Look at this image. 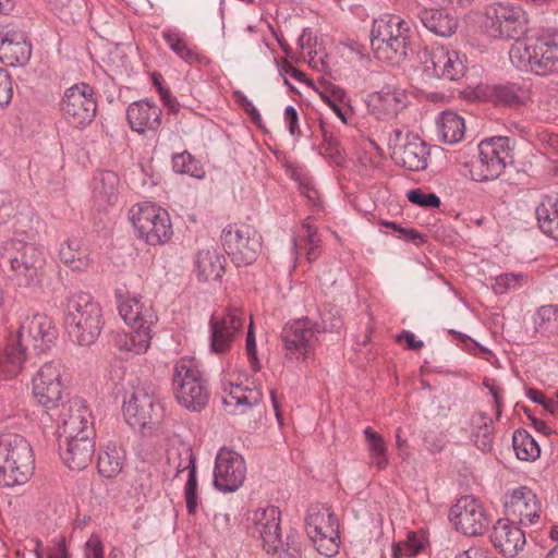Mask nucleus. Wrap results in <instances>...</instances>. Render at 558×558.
I'll list each match as a JSON object with an SVG mask.
<instances>
[{"label":"nucleus","instance_id":"1","mask_svg":"<svg viewBox=\"0 0 558 558\" xmlns=\"http://www.w3.org/2000/svg\"><path fill=\"white\" fill-rule=\"evenodd\" d=\"M11 204L0 207V219L3 222L13 218L14 236L5 242L0 251V265H10L12 277L19 287H35L41 282L45 257L36 244V232L21 228L24 215L13 214Z\"/></svg>","mask_w":558,"mask_h":558},{"label":"nucleus","instance_id":"2","mask_svg":"<svg viewBox=\"0 0 558 558\" xmlns=\"http://www.w3.org/2000/svg\"><path fill=\"white\" fill-rule=\"evenodd\" d=\"M64 325L69 337L81 347L96 342L104 328L102 308L88 292H70L63 302Z\"/></svg>","mask_w":558,"mask_h":558},{"label":"nucleus","instance_id":"3","mask_svg":"<svg viewBox=\"0 0 558 558\" xmlns=\"http://www.w3.org/2000/svg\"><path fill=\"white\" fill-rule=\"evenodd\" d=\"M57 337L58 331L49 316H27L19 328L16 339L5 349V361L11 366L10 372L17 373L22 369L29 348L37 354L45 353L51 349Z\"/></svg>","mask_w":558,"mask_h":558},{"label":"nucleus","instance_id":"4","mask_svg":"<svg viewBox=\"0 0 558 558\" xmlns=\"http://www.w3.org/2000/svg\"><path fill=\"white\" fill-rule=\"evenodd\" d=\"M509 58L520 71L541 76L558 73V29L514 43Z\"/></svg>","mask_w":558,"mask_h":558},{"label":"nucleus","instance_id":"5","mask_svg":"<svg viewBox=\"0 0 558 558\" xmlns=\"http://www.w3.org/2000/svg\"><path fill=\"white\" fill-rule=\"evenodd\" d=\"M34 471V454L28 441L21 435L0 436V485L13 487L25 484Z\"/></svg>","mask_w":558,"mask_h":558},{"label":"nucleus","instance_id":"6","mask_svg":"<svg viewBox=\"0 0 558 558\" xmlns=\"http://www.w3.org/2000/svg\"><path fill=\"white\" fill-rule=\"evenodd\" d=\"M409 26L398 15H385L374 21L371 45L375 57L385 62H399L408 57Z\"/></svg>","mask_w":558,"mask_h":558},{"label":"nucleus","instance_id":"7","mask_svg":"<svg viewBox=\"0 0 558 558\" xmlns=\"http://www.w3.org/2000/svg\"><path fill=\"white\" fill-rule=\"evenodd\" d=\"M172 385L177 401L185 409L199 412L207 405L209 392L195 359L182 357L175 363Z\"/></svg>","mask_w":558,"mask_h":558},{"label":"nucleus","instance_id":"8","mask_svg":"<svg viewBox=\"0 0 558 558\" xmlns=\"http://www.w3.org/2000/svg\"><path fill=\"white\" fill-rule=\"evenodd\" d=\"M306 533L316 550L326 557L339 551L340 535L336 515L324 504L311 505L305 517Z\"/></svg>","mask_w":558,"mask_h":558},{"label":"nucleus","instance_id":"9","mask_svg":"<svg viewBox=\"0 0 558 558\" xmlns=\"http://www.w3.org/2000/svg\"><path fill=\"white\" fill-rule=\"evenodd\" d=\"M129 219L140 239L149 245H162L172 236V225L168 211L151 203L134 205Z\"/></svg>","mask_w":558,"mask_h":558},{"label":"nucleus","instance_id":"10","mask_svg":"<svg viewBox=\"0 0 558 558\" xmlns=\"http://www.w3.org/2000/svg\"><path fill=\"white\" fill-rule=\"evenodd\" d=\"M478 157L472 163V179L484 182L497 179L507 165L513 162L510 138L495 136L481 141L477 146Z\"/></svg>","mask_w":558,"mask_h":558},{"label":"nucleus","instance_id":"11","mask_svg":"<svg viewBox=\"0 0 558 558\" xmlns=\"http://www.w3.org/2000/svg\"><path fill=\"white\" fill-rule=\"evenodd\" d=\"M220 239L225 252L236 267L252 265L262 251V235L248 225L230 223L222 229Z\"/></svg>","mask_w":558,"mask_h":558},{"label":"nucleus","instance_id":"12","mask_svg":"<svg viewBox=\"0 0 558 558\" xmlns=\"http://www.w3.org/2000/svg\"><path fill=\"white\" fill-rule=\"evenodd\" d=\"M485 28L488 35L498 39H514L521 41L520 37L526 32V14L522 8L514 3H494L486 13Z\"/></svg>","mask_w":558,"mask_h":558},{"label":"nucleus","instance_id":"13","mask_svg":"<svg viewBox=\"0 0 558 558\" xmlns=\"http://www.w3.org/2000/svg\"><path fill=\"white\" fill-rule=\"evenodd\" d=\"M123 411L126 423L133 428H144L162 416V407L154 391L140 383L125 391Z\"/></svg>","mask_w":558,"mask_h":558},{"label":"nucleus","instance_id":"14","mask_svg":"<svg viewBox=\"0 0 558 558\" xmlns=\"http://www.w3.org/2000/svg\"><path fill=\"white\" fill-rule=\"evenodd\" d=\"M59 108L70 125L76 129L86 128L96 117L94 88L86 83L74 84L64 90Z\"/></svg>","mask_w":558,"mask_h":558},{"label":"nucleus","instance_id":"15","mask_svg":"<svg viewBox=\"0 0 558 558\" xmlns=\"http://www.w3.org/2000/svg\"><path fill=\"white\" fill-rule=\"evenodd\" d=\"M61 380V364L59 361L45 363L33 378V396L36 402L50 416V411H57L63 397Z\"/></svg>","mask_w":558,"mask_h":558},{"label":"nucleus","instance_id":"16","mask_svg":"<svg viewBox=\"0 0 558 558\" xmlns=\"http://www.w3.org/2000/svg\"><path fill=\"white\" fill-rule=\"evenodd\" d=\"M318 333L313 319L302 317L288 322L281 331V340L288 360L306 361L317 341Z\"/></svg>","mask_w":558,"mask_h":558},{"label":"nucleus","instance_id":"17","mask_svg":"<svg viewBox=\"0 0 558 558\" xmlns=\"http://www.w3.org/2000/svg\"><path fill=\"white\" fill-rule=\"evenodd\" d=\"M449 520L457 531L468 536L482 535L489 525L483 505L473 496L459 498L449 510Z\"/></svg>","mask_w":558,"mask_h":558},{"label":"nucleus","instance_id":"18","mask_svg":"<svg viewBox=\"0 0 558 558\" xmlns=\"http://www.w3.org/2000/svg\"><path fill=\"white\" fill-rule=\"evenodd\" d=\"M418 57L423 71L427 75L449 81L459 80L464 75L465 65L456 50H450L445 46L424 48L418 52Z\"/></svg>","mask_w":558,"mask_h":558},{"label":"nucleus","instance_id":"19","mask_svg":"<svg viewBox=\"0 0 558 558\" xmlns=\"http://www.w3.org/2000/svg\"><path fill=\"white\" fill-rule=\"evenodd\" d=\"M246 476V464L241 454L229 448H221L215 460L214 486L222 493L238 490Z\"/></svg>","mask_w":558,"mask_h":558},{"label":"nucleus","instance_id":"20","mask_svg":"<svg viewBox=\"0 0 558 558\" xmlns=\"http://www.w3.org/2000/svg\"><path fill=\"white\" fill-rule=\"evenodd\" d=\"M244 325V313L238 307H229L221 318L209 320V351L219 355L227 354Z\"/></svg>","mask_w":558,"mask_h":558},{"label":"nucleus","instance_id":"21","mask_svg":"<svg viewBox=\"0 0 558 558\" xmlns=\"http://www.w3.org/2000/svg\"><path fill=\"white\" fill-rule=\"evenodd\" d=\"M171 471L174 472L173 477H177L183 471H187V481L184 486L186 510L189 514H195L198 509V494L195 457L191 447L182 446L169 451L168 473Z\"/></svg>","mask_w":558,"mask_h":558},{"label":"nucleus","instance_id":"22","mask_svg":"<svg viewBox=\"0 0 558 558\" xmlns=\"http://www.w3.org/2000/svg\"><path fill=\"white\" fill-rule=\"evenodd\" d=\"M505 509L511 521H518L520 525H532L539 519L542 505L532 488L519 486L506 494Z\"/></svg>","mask_w":558,"mask_h":558},{"label":"nucleus","instance_id":"23","mask_svg":"<svg viewBox=\"0 0 558 558\" xmlns=\"http://www.w3.org/2000/svg\"><path fill=\"white\" fill-rule=\"evenodd\" d=\"M90 418L92 413L85 400L81 397L70 398L61 403V410L57 414L58 435L71 437V435L94 434Z\"/></svg>","mask_w":558,"mask_h":558},{"label":"nucleus","instance_id":"24","mask_svg":"<svg viewBox=\"0 0 558 558\" xmlns=\"http://www.w3.org/2000/svg\"><path fill=\"white\" fill-rule=\"evenodd\" d=\"M32 56V44L25 32L12 25L0 27V60L9 66H24Z\"/></svg>","mask_w":558,"mask_h":558},{"label":"nucleus","instance_id":"25","mask_svg":"<svg viewBox=\"0 0 558 558\" xmlns=\"http://www.w3.org/2000/svg\"><path fill=\"white\" fill-rule=\"evenodd\" d=\"M59 450L63 463L70 470H84L93 461L95 453L93 434L59 436Z\"/></svg>","mask_w":558,"mask_h":558},{"label":"nucleus","instance_id":"26","mask_svg":"<svg viewBox=\"0 0 558 558\" xmlns=\"http://www.w3.org/2000/svg\"><path fill=\"white\" fill-rule=\"evenodd\" d=\"M161 108L148 98L131 102L126 108L131 130L141 135L156 134L161 126Z\"/></svg>","mask_w":558,"mask_h":558},{"label":"nucleus","instance_id":"27","mask_svg":"<svg viewBox=\"0 0 558 558\" xmlns=\"http://www.w3.org/2000/svg\"><path fill=\"white\" fill-rule=\"evenodd\" d=\"M407 104L405 90L396 85L386 84L380 90L368 96V107L379 120L395 118Z\"/></svg>","mask_w":558,"mask_h":558},{"label":"nucleus","instance_id":"28","mask_svg":"<svg viewBox=\"0 0 558 558\" xmlns=\"http://www.w3.org/2000/svg\"><path fill=\"white\" fill-rule=\"evenodd\" d=\"M254 522L264 549L268 554L277 553L282 545L280 510L275 506L258 509L255 511Z\"/></svg>","mask_w":558,"mask_h":558},{"label":"nucleus","instance_id":"29","mask_svg":"<svg viewBox=\"0 0 558 558\" xmlns=\"http://www.w3.org/2000/svg\"><path fill=\"white\" fill-rule=\"evenodd\" d=\"M492 544L506 557H514L525 545L523 531L509 518L499 519L489 534Z\"/></svg>","mask_w":558,"mask_h":558},{"label":"nucleus","instance_id":"30","mask_svg":"<svg viewBox=\"0 0 558 558\" xmlns=\"http://www.w3.org/2000/svg\"><path fill=\"white\" fill-rule=\"evenodd\" d=\"M122 319L135 330L151 332L150 327L157 322V316L149 302L137 296H129L119 304Z\"/></svg>","mask_w":558,"mask_h":558},{"label":"nucleus","instance_id":"31","mask_svg":"<svg viewBox=\"0 0 558 558\" xmlns=\"http://www.w3.org/2000/svg\"><path fill=\"white\" fill-rule=\"evenodd\" d=\"M429 147L416 135H407L405 143L393 150L395 161L410 171L426 169Z\"/></svg>","mask_w":558,"mask_h":558},{"label":"nucleus","instance_id":"32","mask_svg":"<svg viewBox=\"0 0 558 558\" xmlns=\"http://www.w3.org/2000/svg\"><path fill=\"white\" fill-rule=\"evenodd\" d=\"M197 278L199 281H218L226 270V257L216 247L202 250L195 259Z\"/></svg>","mask_w":558,"mask_h":558},{"label":"nucleus","instance_id":"33","mask_svg":"<svg viewBox=\"0 0 558 558\" xmlns=\"http://www.w3.org/2000/svg\"><path fill=\"white\" fill-rule=\"evenodd\" d=\"M416 15L425 28L439 37H450L458 28V19L445 10L422 7Z\"/></svg>","mask_w":558,"mask_h":558},{"label":"nucleus","instance_id":"34","mask_svg":"<svg viewBox=\"0 0 558 558\" xmlns=\"http://www.w3.org/2000/svg\"><path fill=\"white\" fill-rule=\"evenodd\" d=\"M162 38L171 51L184 62L192 64L201 61L202 56L195 46L187 43L185 33L175 27H166L162 31Z\"/></svg>","mask_w":558,"mask_h":558},{"label":"nucleus","instance_id":"35","mask_svg":"<svg viewBox=\"0 0 558 558\" xmlns=\"http://www.w3.org/2000/svg\"><path fill=\"white\" fill-rule=\"evenodd\" d=\"M439 138L446 144H456L464 137L465 124L462 117L452 111H442L437 120Z\"/></svg>","mask_w":558,"mask_h":558},{"label":"nucleus","instance_id":"36","mask_svg":"<svg viewBox=\"0 0 558 558\" xmlns=\"http://www.w3.org/2000/svg\"><path fill=\"white\" fill-rule=\"evenodd\" d=\"M60 260L72 270L85 271L90 265L87 248L77 239H68L59 250Z\"/></svg>","mask_w":558,"mask_h":558},{"label":"nucleus","instance_id":"37","mask_svg":"<svg viewBox=\"0 0 558 558\" xmlns=\"http://www.w3.org/2000/svg\"><path fill=\"white\" fill-rule=\"evenodd\" d=\"M486 96L495 104L513 106L524 104L526 90L517 83H505L487 86Z\"/></svg>","mask_w":558,"mask_h":558},{"label":"nucleus","instance_id":"38","mask_svg":"<svg viewBox=\"0 0 558 558\" xmlns=\"http://www.w3.org/2000/svg\"><path fill=\"white\" fill-rule=\"evenodd\" d=\"M151 333L133 329L130 333H117L113 339L114 347L121 351L133 354H142L150 345Z\"/></svg>","mask_w":558,"mask_h":558},{"label":"nucleus","instance_id":"39","mask_svg":"<svg viewBox=\"0 0 558 558\" xmlns=\"http://www.w3.org/2000/svg\"><path fill=\"white\" fill-rule=\"evenodd\" d=\"M472 438L474 445L483 452L489 451L494 440L493 420L484 412L472 417Z\"/></svg>","mask_w":558,"mask_h":558},{"label":"nucleus","instance_id":"40","mask_svg":"<svg viewBox=\"0 0 558 558\" xmlns=\"http://www.w3.org/2000/svg\"><path fill=\"white\" fill-rule=\"evenodd\" d=\"M318 95L320 99L332 109L337 117L340 118L343 123H347V117L342 110V106H349L351 101L347 92L336 84L326 82L320 85Z\"/></svg>","mask_w":558,"mask_h":558},{"label":"nucleus","instance_id":"41","mask_svg":"<svg viewBox=\"0 0 558 558\" xmlns=\"http://www.w3.org/2000/svg\"><path fill=\"white\" fill-rule=\"evenodd\" d=\"M124 466V453L116 445H108L104 452L98 456L97 469L106 478L116 477Z\"/></svg>","mask_w":558,"mask_h":558},{"label":"nucleus","instance_id":"42","mask_svg":"<svg viewBox=\"0 0 558 558\" xmlns=\"http://www.w3.org/2000/svg\"><path fill=\"white\" fill-rule=\"evenodd\" d=\"M533 324L535 332L543 337L558 335V304L539 306L533 316Z\"/></svg>","mask_w":558,"mask_h":558},{"label":"nucleus","instance_id":"43","mask_svg":"<svg viewBox=\"0 0 558 558\" xmlns=\"http://www.w3.org/2000/svg\"><path fill=\"white\" fill-rule=\"evenodd\" d=\"M363 434L368 446L371 464L378 470H385L389 464V457L384 438L371 427H366Z\"/></svg>","mask_w":558,"mask_h":558},{"label":"nucleus","instance_id":"44","mask_svg":"<svg viewBox=\"0 0 558 558\" xmlns=\"http://www.w3.org/2000/svg\"><path fill=\"white\" fill-rule=\"evenodd\" d=\"M512 447L518 459L534 461L541 454L536 440L524 429H518L512 435Z\"/></svg>","mask_w":558,"mask_h":558},{"label":"nucleus","instance_id":"45","mask_svg":"<svg viewBox=\"0 0 558 558\" xmlns=\"http://www.w3.org/2000/svg\"><path fill=\"white\" fill-rule=\"evenodd\" d=\"M262 400V392L258 389H250L242 385L230 384V392L223 398L225 405H242L252 409Z\"/></svg>","mask_w":558,"mask_h":558},{"label":"nucleus","instance_id":"46","mask_svg":"<svg viewBox=\"0 0 558 558\" xmlns=\"http://www.w3.org/2000/svg\"><path fill=\"white\" fill-rule=\"evenodd\" d=\"M319 319L313 320L317 333L338 332L343 325L340 312L331 304H323L318 308Z\"/></svg>","mask_w":558,"mask_h":558},{"label":"nucleus","instance_id":"47","mask_svg":"<svg viewBox=\"0 0 558 558\" xmlns=\"http://www.w3.org/2000/svg\"><path fill=\"white\" fill-rule=\"evenodd\" d=\"M535 215L542 232L558 240V201L549 208L543 204L537 206Z\"/></svg>","mask_w":558,"mask_h":558},{"label":"nucleus","instance_id":"48","mask_svg":"<svg viewBox=\"0 0 558 558\" xmlns=\"http://www.w3.org/2000/svg\"><path fill=\"white\" fill-rule=\"evenodd\" d=\"M172 169L175 173L186 174L196 179L205 177L201 162L186 150L172 156Z\"/></svg>","mask_w":558,"mask_h":558},{"label":"nucleus","instance_id":"49","mask_svg":"<svg viewBox=\"0 0 558 558\" xmlns=\"http://www.w3.org/2000/svg\"><path fill=\"white\" fill-rule=\"evenodd\" d=\"M323 144H322V154L325 158H327L330 162L338 167H342L345 163V156L339 146L338 140L335 135L328 131L324 124H320Z\"/></svg>","mask_w":558,"mask_h":558},{"label":"nucleus","instance_id":"50","mask_svg":"<svg viewBox=\"0 0 558 558\" xmlns=\"http://www.w3.org/2000/svg\"><path fill=\"white\" fill-rule=\"evenodd\" d=\"M526 279L524 274L506 272L495 278L493 290L496 294H505L510 290H517L522 287Z\"/></svg>","mask_w":558,"mask_h":558},{"label":"nucleus","instance_id":"51","mask_svg":"<svg viewBox=\"0 0 558 558\" xmlns=\"http://www.w3.org/2000/svg\"><path fill=\"white\" fill-rule=\"evenodd\" d=\"M407 196L412 204L423 208H438L441 204L439 196L435 193H426L422 189L410 190Z\"/></svg>","mask_w":558,"mask_h":558},{"label":"nucleus","instance_id":"52","mask_svg":"<svg viewBox=\"0 0 558 558\" xmlns=\"http://www.w3.org/2000/svg\"><path fill=\"white\" fill-rule=\"evenodd\" d=\"M119 179L117 174L112 171H104L100 173V183L101 186H97L96 191L106 196L110 202L112 197L116 195V190L118 185Z\"/></svg>","mask_w":558,"mask_h":558},{"label":"nucleus","instance_id":"53","mask_svg":"<svg viewBox=\"0 0 558 558\" xmlns=\"http://www.w3.org/2000/svg\"><path fill=\"white\" fill-rule=\"evenodd\" d=\"M380 226L397 231L399 233V236H398L399 239H402V240H405L409 242H413V243H417V240L420 242H423L422 234L413 228H403V227L399 226L397 222L389 221V220H381Z\"/></svg>","mask_w":558,"mask_h":558},{"label":"nucleus","instance_id":"54","mask_svg":"<svg viewBox=\"0 0 558 558\" xmlns=\"http://www.w3.org/2000/svg\"><path fill=\"white\" fill-rule=\"evenodd\" d=\"M245 350L248 357L250 365L254 372H258L260 368L259 361L257 357L256 340L253 330V322L251 320L250 327L246 333Z\"/></svg>","mask_w":558,"mask_h":558},{"label":"nucleus","instance_id":"55","mask_svg":"<svg viewBox=\"0 0 558 558\" xmlns=\"http://www.w3.org/2000/svg\"><path fill=\"white\" fill-rule=\"evenodd\" d=\"M13 89L9 72L0 68V108L9 105L12 99Z\"/></svg>","mask_w":558,"mask_h":558},{"label":"nucleus","instance_id":"56","mask_svg":"<svg viewBox=\"0 0 558 558\" xmlns=\"http://www.w3.org/2000/svg\"><path fill=\"white\" fill-rule=\"evenodd\" d=\"M450 333L457 336V338L465 344L470 352H474L475 355H480L481 357L488 360L487 355H493V352L484 347H482L478 342L473 340L471 337L458 332L456 330H450Z\"/></svg>","mask_w":558,"mask_h":558},{"label":"nucleus","instance_id":"57","mask_svg":"<svg viewBox=\"0 0 558 558\" xmlns=\"http://www.w3.org/2000/svg\"><path fill=\"white\" fill-rule=\"evenodd\" d=\"M238 104L242 107V109L250 116L254 123L259 124L262 121V116L256 107L253 105L251 100L240 90L234 93Z\"/></svg>","mask_w":558,"mask_h":558},{"label":"nucleus","instance_id":"58","mask_svg":"<svg viewBox=\"0 0 558 558\" xmlns=\"http://www.w3.org/2000/svg\"><path fill=\"white\" fill-rule=\"evenodd\" d=\"M85 558H104V546L97 536H92L84 547Z\"/></svg>","mask_w":558,"mask_h":558},{"label":"nucleus","instance_id":"59","mask_svg":"<svg viewBox=\"0 0 558 558\" xmlns=\"http://www.w3.org/2000/svg\"><path fill=\"white\" fill-rule=\"evenodd\" d=\"M284 120L288 125L289 133L292 136L300 135L299 116L293 106H287L284 109Z\"/></svg>","mask_w":558,"mask_h":558},{"label":"nucleus","instance_id":"60","mask_svg":"<svg viewBox=\"0 0 558 558\" xmlns=\"http://www.w3.org/2000/svg\"><path fill=\"white\" fill-rule=\"evenodd\" d=\"M307 229H310L308 226H305ZM318 243L319 239L317 238L315 232H312L311 230H307V244L308 248L306 252V258L308 262L316 260L318 257Z\"/></svg>","mask_w":558,"mask_h":558},{"label":"nucleus","instance_id":"61","mask_svg":"<svg viewBox=\"0 0 558 558\" xmlns=\"http://www.w3.org/2000/svg\"><path fill=\"white\" fill-rule=\"evenodd\" d=\"M456 558H494L489 549L482 547H471L456 556Z\"/></svg>","mask_w":558,"mask_h":558},{"label":"nucleus","instance_id":"62","mask_svg":"<svg viewBox=\"0 0 558 558\" xmlns=\"http://www.w3.org/2000/svg\"><path fill=\"white\" fill-rule=\"evenodd\" d=\"M397 341H405L408 343V349L410 350H420L424 345L422 340H416L414 333L408 330H404L400 335H398Z\"/></svg>","mask_w":558,"mask_h":558},{"label":"nucleus","instance_id":"63","mask_svg":"<svg viewBox=\"0 0 558 558\" xmlns=\"http://www.w3.org/2000/svg\"><path fill=\"white\" fill-rule=\"evenodd\" d=\"M288 547L282 550L280 558H303L301 547L294 542L287 543Z\"/></svg>","mask_w":558,"mask_h":558},{"label":"nucleus","instance_id":"64","mask_svg":"<svg viewBox=\"0 0 558 558\" xmlns=\"http://www.w3.org/2000/svg\"><path fill=\"white\" fill-rule=\"evenodd\" d=\"M48 558H69L64 541H60L49 553Z\"/></svg>","mask_w":558,"mask_h":558}]
</instances>
